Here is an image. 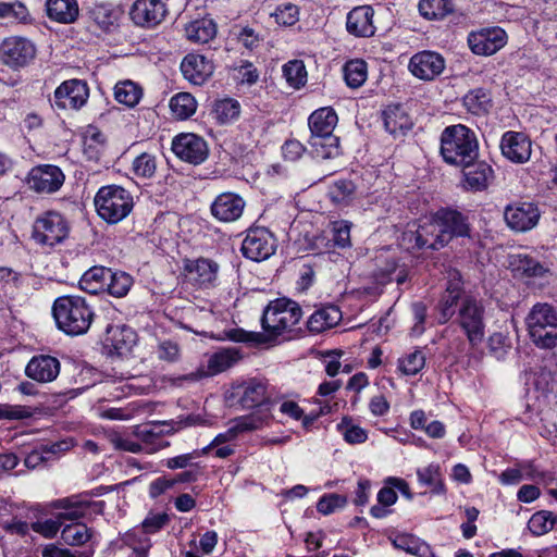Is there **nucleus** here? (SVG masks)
Returning <instances> with one entry per match:
<instances>
[{
  "label": "nucleus",
  "instance_id": "1",
  "mask_svg": "<svg viewBox=\"0 0 557 557\" xmlns=\"http://www.w3.org/2000/svg\"><path fill=\"white\" fill-rule=\"evenodd\" d=\"M302 317L300 306L288 298L271 300L263 309L261 326L264 333L232 330L228 338L238 343H265L289 333Z\"/></svg>",
  "mask_w": 557,
  "mask_h": 557
},
{
  "label": "nucleus",
  "instance_id": "2",
  "mask_svg": "<svg viewBox=\"0 0 557 557\" xmlns=\"http://www.w3.org/2000/svg\"><path fill=\"white\" fill-rule=\"evenodd\" d=\"M337 122V114L330 107L320 108L310 114L308 144L317 158L332 159L341 154L339 138L334 134Z\"/></svg>",
  "mask_w": 557,
  "mask_h": 557
},
{
  "label": "nucleus",
  "instance_id": "3",
  "mask_svg": "<svg viewBox=\"0 0 557 557\" xmlns=\"http://www.w3.org/2000/svg\"><path fill=\"white\" fill-rule=\"evenodd\" d=\"M52 315L59 330L76 336L89 330L95 312L84 297L62 296L55 299Z\"/></svg>",
  "mask_w": 557,
  "mask_h": 557
},
{
  "label": "nucleus",
  "instance_id": "4",
  "mask_svg": "<svg viewBox=\"0 0 557 557\" xmlns=\"http://www.w3.org/2000/svg\"><path fill=\"white\" fill-rule=\"evenodd\" d=\"M441 154L450 165H466L479 157L475 133L462 124L444 128L441 135Z\"/></svg>",
  "mask_w": 557,
  "mask_h": 557
},
{
  "label": "nucleus",
  "instance_id": "5",
  "mask_svg": "<svg viewBox=\"0 0 557 557\" xmlns=\"http://www.w3.org/2000/svg\"><path fill=\"white\" fill-rule=\"evenodd\" d=\"M531 342L540 349L557 347V309L547 302H537L525 317Z\"/></svg>",
  "mask_w": 557,
  "mask_h": 557
},
{
  "label": "nucleus",
  "instance_id": "6",
  "mask_svg": "<svg viewBox=\"0 0 557 557\" xmlns=\"http://www.w3.org/2000/svg\"><path fill=\"white\" fill-rule=\"evenodd\" d=\"M98 215L109 224L123 221L134 208V199L127 189L117 185L102 186L94 199Z\"/></svg>",
  "mask_w": 557,
  "mask_h": 557
},
{
  "label": "nucleus",
  "instance_id": "7",
  "mask_svg": "<svg viewBox=\"0 0 557 557\" xmlns=\"http://www.w3.org/2000/svg\"><path fill=\"white\" fill-rule=\"evenodd\" d=\"M485 308L481 300L465 296L459 305L456 322L472 348L480 346L485 337Z\"/></svg>",
  "mask_w": 557,
  "mask_h": 557
},
{
  "label": "nucleus",
  "instance_id": "8",
  "mask_svg": "<svg viewBox=\"0 0 557 557\" xmlns=\"http://www.w3.org/2000/svg\"><path fill=\"white\" fill-rule=\"evenodd\" d=\"M69 223L57 211H47L38 215L33 224L32 238L42 247H53L69 235Z\"/></svg>",
  "mask_w": 557,
  "mask_h": 557
},
{
  "label": "nucleus",
  "instance_id": "9",
  "mask_svg": "<svg viewBox=\"0 0 557 557\" xmlns=\"http://www.w3.org/2000/svg\"><path fill=\"white\" fill-rule=\"evenodd\" d=\"M276 250V239L273 234L264 227L248 230L242 244L243 255L252 261L269 259Z\"/></svg>",
  "mask_w": 557,
  "mask_h": 557
},
{
  "label": "nucleus",
  "instance_id": "10",
  "mask_svg": "<svg viewBox=\"0 0 557 557\" xmlns=\"http://www.w3.org/2000/svg\"><path fill=\"white\" fill-rule=\"evenodd\" d=\"M175 433L174 423L170 421H154L135 426L133 434L140 441L144 453L154 454L170 445L164 441L165 435Z\"/></svg>",
  "mask_w": 557,
  "mask_h": 557
},
{
  "label": "nucleus",
  "instance_id": "11",
  "mask_svg": "<svg viewBox=\"0 0 557 557\" xmlns=\"http://www.w3.org/2000/svg\"><path fill=\"white\" fill-rule=\"evenodd\" d=\"M507 33L498 26L482 27L468 35V46L476 55H492L507 44Z\"/></svg>",
  "mask_w": 557,
  "mask_h": 557
},
{
  "label": "nucleus",
  "instance_id": "12",
  "mask_svg": "<svg viewBox=\"0 0 557 557\" xmlns=\"http://www.w3.org/2000/svg\"><path fill=\"white\" fill-rule=\"evenodd\" d=\"M434 215L440 233L437 238L441 245H447L455 237L470 236L468 218L461 212L443 208L437 210Z\"/></svg>",
  "mask_w": 557,
  "mask_h": 557
},
{
  "label": "nucleus",
  "instance_id": "13",
  "mask_svg": "<svg viewBox=\"0 0 557 557\" xmlns=\"http://www.w3.org/2000/svg\"><path fill=\"white\" fill-rule=\"evenodd\" d=\"M172 151L181 160L190 164L202 163L209 154L207 141L193 133H182L172 140Z\"/></svg>",
  "mask_w": 557,
  "mask_h": 557
},
{
  "label": "nucleus",
  "instance_id": "14",
  "mask_svg": "<svg viewBox=\"0 0 557 557\" xmlns=\"http://www.w3.org/2000/svg\"><path fill=\"white\" fill-rule=\"evenodd\" d=\"M169 522V516L165 512H150L141 523L143 533L138 536L135 532L125 537V543L133 550L129 557H147L151 547V541L147 534H153L160 531Z\"/></svg>",
  "mask_w": 557,
  "mask_h": 557
},
{
  "label": "nucleus",
  "instance_id": "15",
  "mask_svg": "<svg viewBox=\"0 0 557 557\" xmlns=\"http://www.w3.org/2000/svg\"><path fill=\"white\" fill-rule=\"evenodd\" d=\"M3 62L11 67L27 65L36 55L35 45L23 37H10L1 45Z\"/></svg>",
  "mask_w": 557,
  "mask_h": 557
},
{
  "label": "nucleus",
  "instance_id": "16",
  "mask_svg": "<svg viewBox=\"0 0 557 557\" xmlns=\"http://www.w3.org/2000/svg\"><path fill=\"white\" fill-rule=\"evenodd\" d=\"M64 174L60 168L51 164L35 166L27 178L29 188L41 194H51L60 189L64 183Z\"/></svg>",
  "mask_w": 557,
  "mask_h": 557
},
{
  "label": "nucleus",
  "instance_id": "17",
  "mask_svg": "<svg viewBox=\"0 0 557 557\" xmlns=\"http://www.w3.org/2000/svg\"><path fill=\"white\" fill-rule=\"evenodd\" d=\"M541 213L539 208L531 202H521L507 206L504 212L505 221L515 232H528L539 223Z\"/></svg>",
  "mask_w": 557,
  "mask_h": 557
},
{
  "label": "nucleus",
  "instance_id": "18",
  "mask_svg": "<svg viewBox=\"0 0 557 557\" xmlns=\"http://www.w3.org/2000/svg\"><path fill=\"white\" fill-rule=\"evenodd\" d=\"M88 96V87L84 82L65 81L54 91V104L59 109L77 110L86 103Z\"/></svg>",
  "mask_w": 557,
  "mask_h": 557
},
{
  "label": "nucleus",
  "instance_id": "19",
  "mask_svg": "<svg viewBox=\"0 0 557 557\" xmlns=\"http://www.w3.org/2000/svg\"><path fill=\"white\" fill-rule=\"evenodd\" d=\"M445 66L443 55L430 50L416 53L409 61V70L412 75L423 81L434 79L443 73Z\"/></svg>",
  "mask_w": 557,
  "mask_h": 557
},
{
  "label": "nucleus",
  "instance_id": "20",
  "mask_svg": "<svg viewBox=\"0 0 557 557\" xmlns=\"http://www.w3.org/2000/svg\"><path fill=\"white\" fill-rule=\"evenodd\" d=\"M181 72L190 84L201 86L213 74V62L198 53H188L181 62Z\"/></svg>",
  "mask_w": 557,
  "mask_h": 557
},
{
  "label": "nucleus",
  "instance_id": "21",
  "mask_svg": "<svg viewBox=\"0 0 557 557\" xmlns=\"http://www.w3.org/2000/svg\"><path fill=\"white\" fill-rule=\"evenodd\" d=\"M166 12V7L162 0H136L131 16L137 25L154 27L164 20Z\"/></svg>",
  "mask_w": 557,
  "mask_h": 557
},
{
  "label": "nucleus",
  "instance_id": "22",
  "mask_svg": "<svg viewBox=\"0 0 557 557\" xmlns=\"http://www.w3.org/2000/svg\"><path fill=\"white\" fill-rule=\"evenodd\" d=\"M58 504L63 509L57 516L59 521H61V525L66 520L75 521L92 513L101 512L103 507L102 502H90L78 497L60 499Z\"/></svg>",
  "mask_w": 557,
  "mask_h": 557
},
{
  "label": "nucleus",
  "instance_id": "23",
  "mask_svg": "<svg viewBox=\"0 0 557 557\" xmlns=\"http://www.w3.org/2000/svg\"><path fill=\"white\" fill-rule=\"evenodd\" d=\"M502 153L515 163H524L531 157V140L523 133L506 132L500 140Z\"/></svg>",
  "mask_w": 557,
  "mask_h": 557
},
{
  "label": "nucleus",
  "instance_id": "24",
  "mask_svg": "<svg viewBox=\"0 0 557 557\" xmlns=\"http://www.w3.org/2000/svg\"><path fill=\"white\" fill-rule=\"evenodd\" d=\"M374 11L370 5L354 8L346 18V29L355 37H371L375 34Z\"/></svg>",
  "mask_w": 557,
  "mask_h": 557
},
{
  "label": "nucleus",
  "instance_id": "25",
  "mask_svg": "<svg viewBox=\"0 0 557 557\" xmlns=\"http://www.w3.org/2000/svg\"><path fill=\"white\" fill-rule=\"evenodd\" d=\"M25 373L39 383L52 382L60 373V361L48 355L35 356L27 363Z\"/></svg>",
  "mask_w": 557,
  "mask_h": 557
},
{
  "label": "nucleus",
  "instance_id": "26",
  "mask_svg": "<svg viewBox=\"0 0 557 557\" xmlns=\"http://www.w3.org/2000/svg\"><path fill=\"white\" fill-rule=\"evenodd\" d=\"M245 208L244 199L234 193L219 195L211 206L214 218L222 222H233L239 219Z\"/></svg>",
  "mask_w": 557,
  "mask_h": 557
},
{
  "label": "nucleus",
  "instance_id": "27",
  "mask_svg": "<svg viewBox=\"0 0 557 557\" xmlns=\"http://www.w3.org/2000/svg\"><path fill=\"white\" fill-rule=\"evenodd\" d=\"M459 168L462 170L466 186L472 190L485 189L493 177L491 165L485 161L479 160V157Z\"/></svg>",
  "mask_w": 557,
  "mask_h": 557
},
{
  "label": "nucleus",
  "instance_id": "28",
  "mask_svg": "<svg viewBox=\"0 0 557 557\" xmlns=\"http://www.w3.org/2000/svg\"><path fill=\"white\" fill-rule=\"evenodd\" d=\"M189 278L201 287L212 286L219 272V264L210 259L199 258L185 265Z\"/></svg>",
  "mask_w": 557,
  "mask_h": 557
},
{
  "label": "nucleus",
  "instance_id": "29",
  "mask_svg": "<svg viewBox=\"0 0 557 557\" xmlns=\"http://www.w3.org/2000/svg\"><path fill=\"white\" fill-rule=\"evenodd\" d=\"M137 334L126 325H110L107 327L106 344L117 355L128 354L136 344Z\"/></svg>",
  "mask_w": 557,
  "mask_h": 557
},
{
  "label": "nucleus",
  "instance_id": "30",
  "mask_svg": "<svg viewBox=\"0 0 557 557\" xmlns=\"http://www.w3.org/2000/svg\"><path fill=\"white\" fill-rule=\"evenodd\" d=\"M343 314L335 305H326L318 308L308 319L307 326L311 333H322L336 326L342 321Z\"/></svg>",
  "mask_w": 557,
  "mask_h": 557
},
{
  "label": "nucleus",
  "instance_id": "31",
  "mask_svg": "<svg viewBox=\"0 0 557 557\" xmlns=\"http://www.w3.org/2000/svg\"><path fill=\"white\" fill-rule=\"evenodd\" d=\"M261 425L262 420L257 416L239 417L232 421L231 426L227 429L226 432L218 434L208 446H210L211 449L223 443L235 440L236 436L240 433L258 430L261 428Z\"/></svg>",
  "mask_w": 557,
  "mask_h": 557
},
{
  "label": "nucleus",
  "instance_id": "32",
  "mask_svg": "<svg viewBox=\"0 0 557 557\" xmlns=\"http://www.w3.org/2000/svg\"><path fill=\"white\" fill-rule=\"evenodd\" d=\"M385 129L394 137L405 135L412 127V121L400 106H388L383 111Z\"/></svg>",
  "mask_w": 557,
  "mask_h": 557
},
{
  "label": "nucleus",
  "instance_id": "33",
  "mask_svg": "<svg viewBox=\"0 0 557 557\" xmlns=\"http://www.w3.org/2000/svg\"><path fill=\"white\" fill-rule=\"evenodd\" d=\"M438 234L437 223L433 214L431 218L423 221L416 232H410L406 234V236L409 237V240L414 239L418 248L440 249L445 245L440 244V239L437 238Z\"/></svg>",
  "mask_w": 557,
  "mask_h": 557
},
{
  "label": "nucleus",
  "instance_id": "34",
  "mask_svg": "<svg viewBox=\"0 0 557 557\" xmlns=\"http://www.w3.org/2000/svg\"><path fill=\"white\" fill-rule=\"evenodd\" d=\"M46 11L50 20L63 24L75 22L79 13L77 0H47Z\"/></svg>",
  "mask_w": 557,
  "mask_h": 557
},
{
  "label": "nucleus",
  "instance_id": "35",
  "mask_svg": "<svg viewBox=\"0 0 557 557\" xmlns=\"http://www.w3.org/2000/svg\"><path fill=\"white\" fill-rule=\"evenodd\" d=\"M509 267L513 272L527 276H543L547 269L535 258L525 253H513L509 257Z\"/></svg>",
  "mask_w": 557,
  "mask_h": 557
},
{
  "label": "nucleus",
  "instance_id": "36",
  "mask_svg": "<svg viewBox=\"0 0 557 557\" xmlns=\"http://www.w3.org/2000/svg\"><path fill=\"white\" fill-rule=\"evenodd\" d=\"M185 33L188 40L195 44H207L214 38L216 27L212 20L200 18L188 23Z\"/></svg>",
  "mask_w": 557,
  "mask_h": 557
},
{
  "label": "nucleus",
  "instance_id": "37",
  "mask_svg": "<svg viewBox=\"0 0 557 557\" xmlns=\"http://www.w3.org/2000/svg\"><path fill=\"white\" fill-rule=\"evenodd\" d=\"M463 297L460 296V288L454 284H449L446 292L438 302L440 323H446L458 312L460 301Z\"/></svg>",
  "mask_w": 557,
  "mask_h": 557
},
{
  "label": "nucleus",
  "instance_id": "38",
  "mask_svg": "<svg viewBox=\"0 0 557 557\" xmlns=\"http://www.w3.org/2000/svg\"><path fill=\"white\" fill-rule=\"evenodd\" d=\"M111 269L104 267H92L81 277V288L89 294H97L106 289L110 277Z\"/></svg>",
  "mask_w": 557,
  "mask_h": 557
},
{
  "label": "nucleus",
  "instance_id": "39",
  "mask_svg": "<svg viewBox=\"0 0 557 557\" xmlns=\"http://www.w3.org/2000/svg\"><path fill=\"white\" fill-rule=\"evenodd\" d=\"M240 389L242 395L239 401L244 408L250 409L257 407L263 404L267 398V386L260 381L250 380L244 383Z\"/></svg>",
  "mask_w": 557,
  "mask_h": 557
},
{
  "label": "nucleus",
  "instance_id": "40",
  "mask_svg": "<svg viewBox=\"0 0 557 557\" xmlns=\"http://www.w3.org/2000/svg\"><path fill=\"white\" fill-rule=\"evenodd\" d=\"M393 545L416 557H435L431 546L413 535H398L393 541Z\"/></svg>",
  "mask_w": 557,
  "mask_h": 557
},
{
  "label": "nucleus",
  "instance_id": "41",
  "mask_svg": "<svg viewBox=\"0 0 557 557\" xmlns=\"http://www.w3.org/2000/svg\"><path fill=\"white\" fill-rule=\"evenodd\" d=\"M172 115L181 121L193 116L197 110V101L189 92H178L170 100Z\"/></svg>",
  "mask_w": 557,
  "mask_h": 557
},
{
  "label": "nucleus",
  "instance_id": "42",
  "mask_svg": "<svg viewBox=\"0 0 557 557\" xmlns=\"http://www.w3.org/2000/svg\"><path fill=\"white\" fill-rule=\"evenodd\" d=\"M417 476L420 484L430 486L434 494H444L445 485L442 479V471L438 463H430L417 469Z\"/></svg>",
  "mask_w": 557,
  "mask_h": 557
},
{
  "label": "nucleus",
  "instance_id": "43",
  "mask_svg": "<svg viewBox=\"0 0 557 557\" xmlns=\"http://www.w3.org/2000/svg\"><path fill=\"white\" fill-rule=\"evenodd\" d=\"M419 12L426 20H441L453 12L451 0H420Z\"/></svg>",
  "mask_w": 557,
  "mask_h": 557
},
{
  "label": "nucleus",
  "instance_id": "44",
  "mask_svg": "<svg viewBox=\"0 0 557 557\" xmlns=\"http://www.w3.org/2000/svg\"><path fill=\"white\" fill-rule=\"evenodd\" d=\"M143 96L141 88L132 81L119 82L114 87V98L117 102L133 108Z\"/></svg>",
  "mask_w": 557,
  "mask_h": 557
},
{
  "label": "nucleus",
  "instance_id": "45",
  "mask_svg": "<svg viewBox=\"0 0 557 557\" xmlns=\"http://www.w3.org/2000/svg\"><path fill=\"white\" fill-rule=\"evenodd\" d=\"M344 78L350 88H359L364 84L368 76V66L363 60L355 59L344 65Z\"/></svg>",
  "mask_w": 557,
  "mask_h": 557
},
{
  "label": "nucleus",
  "instance_id": "46",
  "mask_svg": "<svg viewBox=\"0 0 557 557\" xmlns=\"http://www.w3.org/2000/svg\"><path fill=\"white\" fill-rule=\"evenodd\" d=\"M557 523V516L548 510H540L533 513L528 522V529L535 536H541L552 531Z\"/></svg>",
  "mask_w": 557,
  "mask_h": 557
},
{
  "label": "nucleus",
  "instance_id": "47",
  "mask_svg": "<svg viewBox=\"0 0 557 557\" xmlns=\"http://www.w3.org/2000/svg\"><path fill=\"white\" fill-rule=\"evenodd\" d=\"M463 104L469 112L481 115L491 108V96L486 90L476 88L463 97Z\"/></svg>",
  "mask_w": 557,
  "mask_h": 557
},
{
  "label": "nucleus",
  "instance_id": "48",
  "mask_svg": "<svg viewBox=\"0 0 557 557\" xmlns=\"http://www.w3.org/2000/svg\"><path fill=\"white\" fill-rule=\"evenodd\" d=\"M240 358L238 351L233 348L222 349L213 354L208 360V369L211 374L221 373L231 368Z\"/></svg>",
  "mask_w": 557,
  "mask_h": 557
},
{
  "label": "nucleus",
  "instance_id": "49",
  "mask_svg": "<svg viewBox=\"0 0 557 557\" xmlns=\"http://www.w3.org/2000/svg\"><path fill=\"white\" fill-rule=\"evenodd\" d=\"M133 285V277L123 271H110L106 289L114 297L121 298L127 295Z\"/></svg>",
  "mask_w": 557,
  "mask_h": 557
},
{
  "label": "nucleus",
  "instance_id": "50",
  "mask_svg": "<svg viewBox=\"0 0 557 557\" xmlns=\"http://www.w3.org/2000/svg\"><path fill=\"white\" fill-rule=\"evenodd\" d=\"M337 429L348 444H362L368 440V432L355 424L350 418H343Z\"/></svg>",
  "mask_w": 557,
  "mask_h": 557
},
{
  "label": "nucleus",
  "instance_id": "51",
  "mask_svg": "<svg viewBox=\"0 0 557 557\" xmlns=\"http://www.w3.org/2000/svg\"><path fill=\"white\" fill-rule=\"evenodd\" d=\"M356 185L349 180H338L329 188V196L334 203L346 205L355 197Z\"/></svg>",
  "mask_w": 557,
  "mask_h": 557
},
{
  "label": "nucleus",
  "instance_id": "52",
  "mask_svg": "<svg viewBox=\"0 0 557 557\" xmlns=\"http://www.w3.org/2000/svg\"><path fill=\"white\" fill-rule=\"evenodd\" d=\"M213 113L221 124H226L239 116L240 106L234 99H222L214 103Z\"/></svg>",
  "mask_w": 557,
  "mask_h": 557
},
{
  "label": "nucleus",
  "instance_id": "53",
  "mask_svg": "<svg viewBox=\"0 0 557 557\" xmlns=\"http://www.w3.org/2000/svg\"><path fill=\"white\" fill-rule=\"evenodd\" d=\"M425 366V355L416 349L398 359V369L405 375H416Z\"/></svg>",
  "mask_w": 557,
  "mask_h": 557
},
{
  "label": "nucleus",
  "instance_id": "54",
  "mask_svg": "<svg viewBox=\"0 0 557 557\" xmlns=\"http://www.w3.org/2000/svg\"><path fill=\"white\" fill-rule=\"evenodd\" d=\"M283 74L289 86L300 88L307 82V71L302 61L293 60L283 66Z\"/></svg>",
  "mask_w": 557,
  "mask_h": 557
},
{
  "label": "nucleus",
  "instance_id": "55",
  "mask_svg": "<svg viewBox=\"0 0 557 557\" xmlns=\"http://www.w3.org/2000/svg\"><path fill=\"white\" fill-rule=\"evenodd\" d=\"M61 537L69 545L79 546L90 539V533L86 524L71 523L63 528Z\"/></svg>",
  "mask_w": 557,
  "mask_h": 557
},
{
  "label": "nucleus",
  "instance_id": "56",
  "mask_svg": "<svg viewBox=\"0 0 557 557\" xmlns=\"http://www.w3.org/2000/svg\"><path fill=\"white\" fill-rule=\"evenodd\" d=\"M490 354L497 360H503L511 348V341L506 332H494L487 338Z\"/></svg>",
  "mask_w": 557,
  "mask_h": 557
},
{
  "label": "nucleus",
  "instance_id": "57",
  "mask_svg": "<svg viewBox=\"0 0 557 557\" xmlns=\"http://www.w3.org/2000/svg\"><path fill=\"white\" fill-rule=\"evenodd\" d=\"M132 169L136 176L151 178L157 171L156 157L151 153L143 152L134 159Z\"/></svg>",
  "mask_w": 557,
  "mask_h": 557
},
{
  "label": "nucleus",
  "instance_id": "58",
  "mask_svg": "<svg viewBox=\"0 0 557 557\" xmlns=\"http://www.w3.org/2000/svg\"><path fill=\"white\" fill-rule=\"evenodd\" d=\"M275 22L282 26H293L299 20V9L293 3H282L276 7L275 11L271 13Z\"/></svg>",
  "mask_w": 557,
  "mask_h": 557
},
{
  "label": "nucleus",
  "instance_id": "59",
  "mask_svg": "<svg viewBox=\"0 0 557 557\" xmlns=\"http://www.w3.org/2000/svg\"><path fill=\"white\" fill-rule=\"evenodd\" d=\"M28 10L22 2H0V18L8 22H25Z\"/></svg>",
  "mask_w": 557,
  "mask_h": 557
},
{
  "label": "nucleus",
  "instance_id": "60",
  "mask_svg": "<svg viewBox=\"0 0 557 557\" xmlns=\"http://www.w3.org/2000/svg\"><path fill=\"white\" fill-rule=\"evenodd\" d=\"M347 504V498L339 494H327L322 496L318 504L317 510L322 515H331L337 509L344 508Z\"/></svg>",
  "mask_w": 557,
  "mask_h": 557
},
{
  "label": "nucleus",
  "instance_id": "61",
  "mask_svg": "<svg viewBox=\"0 0 557 557\" xmlns=\"http://www.w3.org/2000/svg\"><path fill=\"white\" fill-rule=\"evenodd\" d=\"M210 451V446H206L205 448L198 450H194L189 454L180 455L176 457L169 458L165 462V466L169 469L175 470V469H184L187 467H193V460L195 458H198L202 455H207Z\"/></svg>",
  "mask_w": 557,
  "mask_h": 557
},
{
  "label": "nucleus",
  "instance_id": "62",
  "mask_svg": "<svg viewBox=\"0 0 557 557\" xmlns=\"http://www.w3.org/2000/svg\"><path fill=\"white\" fill-rule=\"evenodd\" d=\"M333 242L337 247L350 246V224L347 221H338L333 224Z\"/></svg>",
  "mask_w": 557,
  "mask_h": 557
},
{
  "label": "nucleus",
  "instance_id": "63",
  "mask_svg": "<svg viewBox=\"0 0 557 557\" xmlns=\"http://www.w3.org/2000/svg\"><path fill=\"white\" fill-rule=\"evenodd\" d=\"M111 443L114 446V448L120 450L129 451L133 454H139L144 453L143 446L140 444V441H135L129 436H122L114 434L111 437Z\"/></svg>",
  "mask_w": 557,
  "mask_h": 557
},
{
  "label": "nucleus",
  "instance_id": "64",
  "mask_svg": "<svg viewBox=\"0 0 557 557\" xmlns=\"http://www.w3.org/2000/svg\"><path fill=\"white\" fill-rule=\"evenodd\" d=\"M61 528V521L58 517L55 519H47L45 521H37L32 523V530L45 537H53Z\"/></svg>",
  "mask_w": 557,
  "mask_h": 557
}]
</instances>
